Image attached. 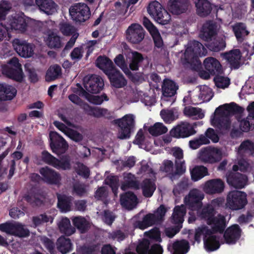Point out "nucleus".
Listing matches in <instances>:
<instances>
[{
  "label": "nucleus",
  "instance_id": "f257e3e1",
  "mask_svg": "<svg viewBox=\"0 0 254 254\" xmlns=\"http://www.w3.org/2000/svg\"><path fill=\"white\" fill-rule=\"evenodd\" d=\"M204 194L197 189L191 190L184 198L185 204L190 209L189 212V222L192 223L196 219L195 214L200 219H204L214 230L222 231L226 227V221L221 215L216 216L214 207L224 202V199L219 197L213 199L207 207L202 208V200Z\"/></svg>",
  "mask_w": 254,
  "mask_h": 254
},
{
  "label": "nucleus",
  "instance_id": "f03ea898",
  "mask_svg": "<svg viewBox=\"0 0 254 254\" xmlns=\"http://www.w3.org/2000/svg\"><path fill=\"white\" fill-rule=\"evenodd\" d=\"M243 109L234 103L225 104L217 108L210 118L211 125L222 132L227 131L231 127L229 117L242 112Z\"/></svg>",
  "mask_w": 254,
  "mask_h": 254
},
{
  "label": "nucleus",
  "instance_id": "7ed1b4c3",
  "mask_svg": "<svg viewBox=\"0 0 254 254\" xmlns=\"http://www.w3.org/2000/svg\"><path fill=\"white\" fill-rule=\"evenodd\" d=\"M207 223L213 230L211 231L207 226H201L195 230L194 235L195 241L200 243L201 238H203L204 247L207 252H213L219 249L220 246V238L215 232L222 233L225 228L222 231L214 230L211 225Z\"/></svg>",
  "mask_w": 254,
  "mask_h": 254
},
{
  "label": "nucleus",
  "instance_id": "20e7f679",
  "mask_svg": "<svg viewBox=\"0 0 254 254\" xmlns=\"http://www.w3.org/2000/svg\"><path fill=\"white\" fill-rule=\"evenodd\" d=\"M30 19L26 17L23 13L16 14L14 17L7 19L6 24L1 22L2 26H4L3 29L0 28V41L9 38L8 30L14 29L20 32H24L28 24L30 22Z\"/></svg>",
  "mask_w": 254,
  "mask_h": 254
},
{
  "label": "nucleus",
  "instance_id": "39448f33",
  "mask_svg": "<svg viewBox=\"0 0 254 254\" xmlns=\"http://www.w3.org/2000/svg\"><path fill=\"white\" fill-rule=\"evenodd\" d=\"M207 54V50L199 42L195 41H190L188 44L184 54V58L187 63L195 66L201 65V62L198 57L204 56Z\"/></svg>",
  "mask_w": 254,
  "mask_h": 254
},
{
  "label": "nucleus",
  "instance_id": "423d86ee",
  "mask_svg": "<svg viewBox=\"0 0 254 254\" xmlns=\"http://www.w3.org/2000/svg\"><path fill=\"white\" fill-rule=\"evenodd\" d=\"M148 14L158 23L165 25L171 20V15L157 1L149 3L147 7Z\"/></svg>",
  "mask_w": 254,
  "mask_h": 254
},
{
  "label": "nucleus",
  "instance_id": "0eeeda50",
  "mask_svg": "<svg viewBox=\"0 0 254 254\" xmlns=\"http://www.w3.org/2000/svg\"><path fill=\"white\" fill-rule=\"evenodd\" d=\"M2 73L15 80L21 81L23 78L21 64L17 58H12L2 66Z\"/></svg>",
  "mask_w": 254,
  "mask_h": 254
},
{
  "label": "nucleus",
  "instance_id": "6e6552de",
  "mask_svg": "<svg viewBox=\"0 0 254 254\" xmlns=\"http://www.w3.org/2000/svg\"><path fill=\"white\" fill-rule=\"evenodd\" d=\"M247 203V194L245 192L233 190L228 193L226 205L232 210H237L243 208Z\"/></svg>",
  "mask_w": 254,
  "mask_h": 254
},
{
  "label": "nucleus",
  "instance_id": "1a4fd4ad",
  "mask_svg": "<svg viewBox=\"0 0 254 254\" xmlns=\"http://www.w3.org/2000/svg\"><path fill=\"white\" fill-rule=\"evenodd\" d=\"M135 116L132 114H127L116 121L120 127L118 137L120 139L129 138L135 124Z\"/></svg>",
  "mask_w": 254,
  "mask_h": 254
},
{
  "label": "nucleus",
  "instance_id": "9d476101",
  "mask_svg": "<svg viewBox=\"0 0 254 254\" xmlns=\"http://www.w3.org/2000/svg\"><path fill=\"white\" fill-rule=\"evenodd\" d=\"M222 157L221 150L218 148L205 147L199 150L197 159L205 163H214L219 161Z\"/></svg>",
  "mask_w": 254,
  "mask_h": 254
},
{
  "label": "nucleus",
  "instance_id": "9b49d317",
  "mask_svg": "<svg viewBox=\"0 0 254 254\" xmlns=\"http://www.w3.org/2000/svg\"><path fill=\"white\" fill-rule=\"evenodd\" d=\"M162 96L161 97V105H171L175 101L174 96L176 94L178 86L172 80L165 79L162 86Z\"/></svg>",
  "mask_w": 254,
  "mask_h": 254
},
{
  "label": "nucleus",
  "instance_id": "f8f14e48",
  "mask_svg": "<svg viewBox=\"0 0 254 254\" xmlns=\"http://www.w3.org/2000/svg\"><path fill=\"white\" fill-rule=\"evenodd\" d=\"M202 125V122L194 123L191 125L188 122H182L177 125L176 127L173 128L170 131L172 136L176 138H184L192 135L195 133L194 127L197 124Z\"/></svg>",
  "mask_w": 254,
  "mask_h": 254
},
{
  "label": "nucleus",
  "instance_id": "ddd939ff",
  "mask_svg": "<svg viewBox=\"0 0 254 254\" xmlns=\"http://www.w3.org/2000/svg\"><path fill=\"white\" fill-rule=\"evenodd\" d=\"M72 19L76 21L84 22L90 15L88 6L84 3H77L71 6L69 9Z\"/></svg>",
  "mask_w": 254,
  "mask_h": 254
},
{
  "label": "nucleus",
  "instance_id": "4468645a",
  "mask_svg": "<svg viewBox=\"0 0 254 254\" xmlns=\"http://www.w3.org/2000/svg\"><path fill=\"white\" fill-rule=\"evenodd\" d=\"M145 31L141 25L138 23L131 24L126 30V38L131 43H140L144 37Z\"/></svg>",
  "mask_w": 254,
  "mask_h": 254
},
{
  "label": "nucleus",
  "instance_id": "2eb2a0df",
  "mask_svg": "<svg viewBox=\"0 0 254 254\" xmlns=\"http://www.w3.org/2000/svg\"><path fill=\"white\" fill-rule=\"evenodd\" d=\"M104 86L103 79L99 76L92 75L84 79V87L88 92L96 94L100 92Z\"/></svg>",
  "mask_w": 254,
  "mask_h": 254
},
{
  "label": "nucleus",
  "instance_id": "dca6fc26",
  "mask_svg": "<svg viewBox=\"0 0 254 254\" xmlns=\"http://www.w3.org/2000/svg\"><path fill=\"white\" fill-rule=\"evenodd\" d=\"M50 145L54 152L57 154L64 153L68 145L65 140L58 133L51 131L50 133Z\"/></svg>",
  "mask_w": 254,
  "mask_h": 254
},
{
  "label": "nucleus",
  "instance_id": "f3484780",
  "mask_svg": "<svg viewBox=\"0 0 254 254\" xmlns=\"http://www.w3.org/2000/svg\"><path fill=\"white\" fill-rule=\"evenodd\" d=\"M12 45L17 53L22 57L29 58L34 54V46L25 41L15 39L12 42Z\"/></svg>",
  "mask_w": 254,
  "mask_h": 254
},
{
  "label": "nucleus",
  "instance_id": "a211bd4d",
  "mask_svg": "<svg viewBox=\"0 0 254 254\" xmlns=\"http://www.w3.org/2000/svg\"><path fill=\"white\" fill-rule=\"evenodd\" d=\"M203 65L205 69L208 73L203 75L201 74V77L204 79H208L209 75H215L220 73L222 70V66L220 62L215 58L208 57L203 61Z\"/></svg>",
  "mask_w": 254,
  "mask_h": 254
},
{
  "label": "nucleus",
  "instance_id": "6ab92c4d",
  "mask_svg": "<svg viewBox=\"0 0 254 254\" xmlns=\"http://www.w3.org/2000/svg\"><path fill=\"white\" fill-rule=\"evenodd\" d=\"M0 230L7 234L19 237H26L29 231L22 225L18 223H5L0 224Z\"/></svg>",
  "mask_w": 254,
  "mask_h": 254
},
{
  "label": "nucleus",
  "instance_id": "aec40b11",
  "mask_svg": "<svg viewBox=\"0 0 254 254\" xmlns=\"http://www.w3.org/2000/svg\"><path fill=\"white\" fill-rule=\"evenodd\" d=\"M42 157L45 162L58 169L66 170L70 168L69 160L67 158H63L59 160L47 151L42 152Z\"/></svg>",
  "mask_w": 254,
  "mask_h": 254
},
{
  "label": "nucleus",
  "instance_id": "412c9836",
  "mask_svg": "<svg viewBox=\"0 0 254 254\" xmlns=\"http://www.w3.org/2000/svg\"><path fill=\"white\" fill-rule=\"evenodd\" d=\"M224 189V184L220 179H212L206 181L202 185V189L207 194L221 193Z\"/></svg>",
  "mask_w": 254,
  "mask_h": 254
},
{
  "label": "nucleus",
  "instance_id": "4be33fe9",
  "mask_svg": "<svg viewBox=\"0 0 254 254\" xmlns=\"http://www.w3.org/2000/svg\"><path fill=\"white\" fill-rule=\"evenodd\" d=\"M228 183L236 188L241 189L247 184V178L239 173H230L227 176Z\"/></svg>",
  "mask_w": 254,
  "mask_h": 254
},
{
  "label": "nucleus",
  "instance_id": "5701e85b",
  "mask_svg": "<svg viewBox=\"0 0 254 254\" xmlns=\"http://www.w3.org/2000/svg\"><path fill=\"white\" fill-rule=\"evenodd\" d=\"M189 5L188 0H170L168 4L169 10L174 14L185 12Z\"/></svg>",
  "mask_w": 254,
  "mask_h": 254
},
{
  "label": "nucleus",
  "instance_id": "b1692460",
  "mask_svg": "<svg viewBox=\"0 0 254 254\" xmlns=\"http://www.w3.org/2000/svg\"><path fill=\"white\" fill-rule=\"evenodd\" d=\"M40 173L42 176L43 180L49 184H57L61 181L60 174L48 167L41 168Z\"/></svg>",
  "mask_w": 254,
  "mask_h": 254
},
{
  "label": "nucleus",
  "instance_id": "393cba45",
  "mask_svg": "<svg viewBox=\"0 0 254 254\" xmlns=\"http://www.w3.org/2000/svg\"><path fill=\"white\" fill-rule=\"evenodd\" d=\"M241 236V230L238 225H234L229 227L225 231L224 237L227 244H234Z\"/></svg>",
  "mask_w": 254,
  "mask_h": 254
},
{
  "label": "nucleus",
  "instance_id": "a878e982",
  "mask_svg": "<svg viewBox=\"0 0 254 254\" xmlns=\"http://www.w3.org/2000/svg\"><path fill=\"white\" fill-rule=\"evenodd\" d=\"M218 29V26L212 22L205 23L200 34V37L202 40L208 41L214 36Z\"/></svg>",
  "mask_w": 254,
  "mask_h": 254
},
{
  "label": "nucleus",
  "instance_id": "bb28decb",
  "mask_svg": "<svg viewBox=\"0 0 254 254\" xmlns=\"http://www.w3.org/2000/svg\"><path fill=\"white\" fill-rule=\"evenodd\" d=\"M168 249L172 254H186L190 250V245L186 240L178 241L169 244Z\"/></svg>",
  "mask_w": 254,
  "mask_h": 254
},
{
  "label": "nucleus",
  "instance_id": "cd10ccee",
  "mask_svg": "<svg viewBox=\"0 0 254 254\" xmlns=\"http://www.w3.org/2000/svg\"><path fill=\"white\" fill-rule=\"evenodd\" d=\"M143 24L152 36L156 46L161 47L162 45V40L156 27L146 17L143 18Z\"/></svg>",
  "mask_w": 254,
  "mask_h": 254
},
{
  "label": "nucleus",
  "instance_id": "c85d7f7f",
  "mask_svg": "<svg viewBox=\"0 0 254 254\" xmlns=\"http://www.w3.org/2000/svg\"><path fill=\"white\" fill-rule=\"evenodd\" d=\"M186 213V210L184 205L176 206L172 214L171 221L175 224L178 225V229L181 228L182 223L184 220V216Z\"/></svg>",
  "mask_w": 254,
  "mask_h": 254
},
{
  "label": "nucleus",
  "instance_id": "c756f323",
  "mask_svg": "<svg viewBox=\"0 0 254 254\" xmlns=\"http://www.w3.org/2000/svg\"><path fill=\"white\" fill-rule=\"evenodd\" d=\"M54 124L59 130L64 132L72 140L77 142L82 139V136L81 134L68 128L63 124L61 123L58 121H55L54 122Z\"/></svg>",
  "mask_w": 254,
  "mask_h": 254
},
{
  "label": "nucleus",
  "instance_id": "7c9ffc66",
  "mask_svg": "<svg viewBox=\"0 0 254 254\" xmlns=\"http://www.w3.org/2000/svg\"><path fill=\"white\" fill-rule=\"evenodd\" d=\"M185 116L192 120H200L205 116V112L198 107L192 106L186 107L183 111Z\"/></svg>",
  "mask_w": 254,
  "mask_h": 254
},
{
  "label": "nucleus",
  "instance_id": "2f4dec72",
  "mask_svg": "<svg viewBox=\"0 0 254 254\" xmlns=\"http://www.w3.org/2000/svg\"><path fill=\"white\" fill-rule=\"evenodd\" d=\"M111 84L116 88H122L127 84L123 75L116 68L108 75Z\"/></svg>",
  "mask_w": 254,
  "mask_h": 254
},
{
  "label": "nucleus",
  "instance_id": "473e14b6",
  "mask_svg": "<svg viewBox=\"0 0 254 254\" xmlns=\"http://www.w3.org/2000/svg\"><path fill=\"white\" fill-rule=\"evenodd\" d=\"M221 55L233 67H238L241 58V54L239 50H232L229 53L222 54Z\"/></svg>",
  "mask_w": 254,
  "mask_h": 254
},
{
  "label": "nucleus",
  "instance_id": "72a5a7b5",
  "mask_svg": "<svg viewBox=\"0 0 254 254\" xmlns=\"http://www.w3.org/2000/svg\"><path fill=\"white\" fill-rule=\"evenodd\" d=\"M121 204L128 209H132L137 204L136 196L131 192H127L121 196Z\"/></svg>",
  "mask_w": 254,
  "mask_h": 254
},
{
  "label": "nucleus",
  "instance_id": "f704fd0d",
  "mask_svg": "<svg viewBox=\"0 0 254 254\" xmlns=\"http://www.w3.org/2000/svg\"><path fill=\"white\" fill-rule=\"evenodd\" d=\"M16 90L13 87L0 83V101L12 99L16 95Z\"/></svg>",
  "mask_w": 254,
  "mask_h": 254
},
{
  "label": "nucleus",
  "instance_id": "c9c22d12",
  "mask_svg": "<svg viewBox=\"0 0 254 254\" xmlns=\"http://www.w3.org/2000/svg\"><path fill=\"white\" fill-rule=\"evenodd\" d=\"M97 66L107 75L115 69L112 62L106 57H99L96 61Z\"/></svg>",
  "mask_w": 254,
  "mask_h": 254
},
{
  "label": "nucleus",
  "instance_id": "e433bc0d",
  "mask_svg": "<svg viewBox=\"0 0 254 254\" xmlns=\"http://www.w3.org/2000/svg\"><path fill=\"white\" fill-rule=\"evenodd\" d=\"M39 9L47 14H52L56 11V4L52 0H35Z\"/></svg>",
  "mask_w": 254,
  "mask_h": 254
},
{
  "label": "nucleus",
  "instance_id": "4c0bfd02",
  "mask_svg": "<svg viewBox=\"0 0 254 254\" xmlns=\"http://www.w3.org/2000/svg\"><path fill=\"white\" fill-rule=\"evenodd\" d=\"M87 111H85L89 115L97 118L109 119L112 117L111 113L105 108L101 107H87Z\"/></svg>",
  "mask_w": 254,
  "mask_h": 254
},
{
  "label": "nucleus",
  "instance_id": "58836bf2",
  "mask_svg": "<svg viewBox=\"0 0 254 254\" xmlns=\"http://www.w3.org/2000/svg\"><path fill=\"white\" fill-rule=\"evenodd\" d=\"M197 14L201 16L208 15L212 9V5L207 0H197L195 1Z\"/></svg>",
  "mask_w": 254,
  "mask_h": 254
},
{
  "label": "nucleus",
  "instance_id": "ea45409f",
  "mask_svg": "<svg viewBox=\"0 0 254 254\" xmlns=\"http://www.w3.org/2000/svg\"><path fill=\"white\" fill-rule=\"evenodd\" d=\"M150 177L151 179L145 180L142 185V189L143 195L145 197H150L152 195L154 190L156 189V186L153 180L154 178V174L151 172Z\"/></svg>",
  "mask_w": 254,
  "mask_h": 254
},
{
  "label": "nucleus",
  "instance_id": "a19ab883",
  "mask_svg": "<svg viewBox=\"0 0 254 254\" xmlns=\"http://www.w3.org/2000/svg\"><path fill=\"white\" fill-rule=\"evenodd\" d=\"M56 246L57 249L63 254H65L72 250L70 239L64 237H61L58 239Z\"/></svg>",
  "mask_w": 254,
  "mask_h": 254
},
{
  "label": "nucleus",
  "instance_id": "79ce46f5",
  "mask_svg": "<svg viewBox=\"0 0 254 254\" xmlns=\"http://www.w3.org/2000/svg\"><path fill=\"white\" fill-rule=\"evenodd\" d=\"M60 231L67 236H70L75 232L74 228L71 225L70 220L67 218H62L58 222Z\"/></svg>",
  "mask_w": 254,
  "mask_h": 254
},
{
  "label": "nucleus",
  "instance_id": "37998d69",
  "mask_svg": "<svg viewBox=\"0 0 254 254\" xmlns=\"http://www.w3.org/2000/svg\"><path fill=\"white\" fill-rule=\"evenodd\" d=\"M72 220L73 225L81 233L86 231L91 226V223L89 220L81 216L74 217Z\"/></svg>",
  "mask_w": 254,
  "mask_h": 254
},
{
  "label": "nucleus",
  "instance_id": "c03bdc74",
  "mask_svg": "<svg viewBox=\"0 0 254 254\" xmlns=\"http://www.w3.org/2000/svg\"><path fill=\"white\" fill-rule=\"evenodd\" d=\"M233 30L235 36L238 41H241L244 39L249 34L246 25L242 23H237L232 26Z\"/></svg>",
  "mask_w": 254,
  "mask_h": 254
},
{
  "label": "nucleus",
  "instance_id": "a18cd8bd",
  "mask_svg": "<svg viewBox=\"0 0 254 254\" xmlns=\"http://www.w3.org/2000/svg\"><path fill=\"white\" fill-rule=\"evenodd\" d=\"M80 93H81L89 102L96 105H100L104 101H108L109 100L108 97L105 94L93 95L90 94L86 91H82V90H80Z\"/></svg>",
  "mask_w": 254,
  "mask_h": 254
},
{
  "label": "nucleus",
  "instance_id": "49530a36",
  "mask_svg": "<svg viewBox=\"0 0 254 254\" xmlns=\"http://www.w3.org/2000/svg\"><path fill=\"white\" fill-rule=\"evenodd\" d=\"M192 180L197 181L205 176L208 175V170L206 167L203 166H195L190 172Z\"/></svg>",
  "mask_w": 254,
  "mask_h": 254
},
{
  "label": "nucleus",
  "instance_id": "de8ad7c7",
  "mask_svg": "<svg viewBox=\"0 0 254 254\" xmlns=\"http://www.w3.org/2000/svg\"><path fill=\"white\" fill-rule=\"evenodd\" d=\"M80 90L84 91L81 87H78L77 90L75 91L74 93L69 95L68 98L73 104L79 106L81 108H83L85 111H87V107L88 106V105L84 103L78 96V95L84 97V96L80 93Z\"/></svg>",
  "mask_w": 254,
  "mask_h": 254
},
{
  "label": "nucleus",
  "instance_id": "09e8293b",
  "mask_svg": "<svg viewBox=\"0 0 254 254\" xmlns=\"http://www.w3.org/2000/svg\"><path fill=\"white\" fill-rule=\"evenodd\" d=\"M156 222H157V221H156L154 215L149 213L145 215L141 221L138 222L135 225V227L144 230L152 226Z\"/></svg>",
  "mask_w": 254,
  "mask_h": 254
},
{
  "label": "nucleus",
  "instance_id": "8fccbe9b",
  "mask_svg": "<svg viewBox=\"0 0 254 254\" xmlns=\"http://www.w3.org/2000/svg\"><path fill=\"white\" fill-rule=\"evenodd\" d=\"M198 98L201 102H208L212 98L213 94L212 90L206 85L199 87Z\"/></svg>",
  "mask_w": 254,
  "mask_h": 254
},
{
  "label": "nucleus",
  "instance_id": "3c124183",
  "mask_svg": "<svg viewBox=\"0 0 254 254\" xmlns=\"http://www.w3.org/2000/svg\"><path fill=\"white\" fill-rule=\"evenodd\" d=\"M46 44L51 48H59L61 45L60 37L56 33L49 32L48 35L44 38Z\"/></svg>",
  "mask_w": 254,
  "mask_h": 254
},
{
  "label": "nucleus",
  "instance_id": "603ef678",
  "mask_svg": "<svg viewBox=\"0 0 254 254\" xmlns=\"http://www.w3.org/2000/svg\"><path fill=\"white\" fill-rule=\"evenodd\" d=\"M59 208L62 212H66L70 209L71 198L65 195H58Z\"/></svg>",
  "mask_w": 254,
  "mask_h": 254
},
{
  "label": "nucleus",
  "instance_id": "864d4df0",
  "mask_svg": "<svg viewBox=\"0 0 254 254\" xmlns=\"http://www.w3.org/2000/svg\"><path fill=\"white\" fill-rule=\"evenodd\" d=\"M148 132L153 136H158L166 133L168 128L161 123H156L147 129Z\"/></svg>",
  "mask_w": 254,
  "mask_h": 254
},
{
  "label": "nucleus",
  "instance_id": "5fc2aeb1",
  "mask_svg": "<svg viewBox=\"0 0 254 254\" xmlns=\"http://www.w3.org/2000/svg\"><path fill=\"white\" fill-rule=\"evenodd\" d=\"M160 116L166 123L170 124L178 118L179 115L177 111L173 110H163L160 112Z\"/></svg>",
  "mask_w": 254,
  "mask_h": 254
},
{
  "label": "nucleus",
  "instance_id": "6e6d98bb",
  "mask_svg": "<svg viewBox=\"0 0 254 254\" xmlns=\"http://www.w3.org/2000/svg\"><path fill=\"white\" fill-rule=\"evenodd\" d=\"M61 68L60 66L54 65L51 66L47 70L46 75V80L48 81L53 80L61 74Z\"/></svg>",
  "mask_w": 254,
  "mask_h": 254
},
{
  "label": "nucleus",
  "instance_id": "4d7b16f0",
  "mask_svg": "<svg viewBox=\"0 0 254 254\" xmlns=\"http://www.w3.org/2000/svg\"><path fill=\"white\" fill-rule=\"evenodd\" d=\"M210 141L203 135H200L198 138L190 141L189 145L192 149H196L201 145L209 143Z\"/></svg>",
  "mask_w": 254,
  "mask_h": 254
},
{
  "label": "nucleus",
  "instance_id": "13d9d810",
  "mask_svg": "<svg viewBox=\"0 0 254 254\" xmlns=\"http://www.w3.org/2000/svg\"><path fill=\"white\" fill-rule=\"evenodd\" d=\"M131 61L129 64L130 68L133 70H137L138 67V64L142 60V55L136 52H132L130 55Z\"/></svg>",
  "mask_w": 254,
  "mask_h": 254
},
{
  "label": "nucleus",
  "instance_id": "bf43d9fd",
  "mask_svg": "<svg viewBox=\"0 0 254 254\" xmlns=\"http://www.w3.org/2000/svg\"><path fill=\"white\" fill-rule=\"evenodd\" d=\"M254 150V144L249 140L243 142L238 149V154L239 155L243 153H248Z\"/></svg>",
  "mask_w": 254,
  "mask_h": 254
},
{
  "label": "nucleus",
  "instance_id": "052dcab7",
  "mask_svg": "<svg viewBox=\"0 0 254 254\" xmlns=\"http://www.w3.org/2000/svg\"><path fill=\"white\" fill-rule=\"evenodd\" d=\"M99 249L97 246H84L78 248L76 254H98Z\"/></svg>",
  "mask_w": 254,
  "mask_h": 254
},
{
  "label": "nucleus",
  "instance_id": "680f3d73",
  "mask_svg": "<svg viewBox=\"0 0 254 254\" xmlns=\"http://www.w3.org/2000/svg\"><path fill=\"white\" fill-rule=\"evenodd\" d=\"M136 180L134 176L130 173H126L124 176V184L121 189L125 190L127 187H132L136 186Z\"/></svg>",
  "mask_w": 254,
  "mask_h": 254
},
{
  "label": "nucleus",
  "instance_id": "e2e57ef3",
  "mask_svg": "<svg viewBox=\"0 0 254 254\" xmlns=\"http://www.w3.org/2000/svg\"><path fill=\"white\" fill-rule=\"evenodd\" d=\"M53 220V218L51 216H48L46 214H42L39 216L34 217L33 219L35 226H37L48 222L52 223Z\"/></svg>",
  "mask_w": 254,
  "mask_h": 254
},
{
  "label": "nucleus",
  "instance_id": "0e129e2a",
  "mask_svg": "<svg viewBox=\"0 0 254 254\" xmlns=\"http://www.w3.org/2000/svg\"><path fill=\"white\" fill-rule=\"evenodd\" d=\"M114 62L115 64L119 66L127 75H129V70L125 63L124 58L123 55H119L117 56L114 59Z\"/></svg>",
  "mask_w": 254,
  "mask_h": 254
},
{
  "label": "nucleus",
  "instance_id": "69168bd1",
  "mask_svg": "<svg viewBox=\"0 0 254 254\" xmlns=\"http://www.w3.org/2000/svg\"><path fill=\"white\" fill-rule=\"evenodd\" d=\"M216 86L222 89L227 87L230 84L229 79L226 77L217 76L214 79Z\"/></svg>",
  "mask_w": 254,
  "mask_h": 254
},
{
  "label": "nucleus",
  "instance_id": "338daca9",
  "mask_svg": "<svg viewBox=\"0 0 254 254\" xmlns=\"http://www.w3.org/2000/svg\"><path fill=\"white\" fill-rule=\"evenodd\" d=\"M105 181L106 183L111 187L115 195H117V190L118 189L119 184L118 178L116 176H110Z\"/></svg>",
  "mask_w": 254,
  "mask_h": 254
},
{
  "label": "nucleus",
  "instance_id": "774afa93",
  "mask_svg": "<svg viewBox=\"0 0 254 254\" xmlns=\"http://www.w3.org/2000/svg\"><path fill=\"white\" fill-rule=\"evenodd\" d=\"M226 46L224 39L223 38L220 41L216 40L209 45V48L211 51L218 52L223 50Z\"/></svg>",
  "mask_w": 254,
  "mask_h": 254
}]
</instances>
